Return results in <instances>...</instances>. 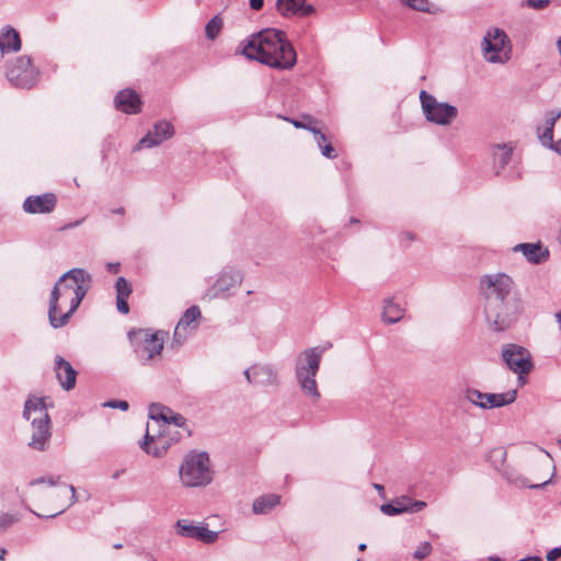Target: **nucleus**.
I'll return each instance as SVG.
<instances>
[{
    "instance_id": "0e129e2a",
    "label": "nucleus",
    "mask_w": 561,
    "mask_h": 561,
    "mask_svg": "<svg viewBox=\"0 0 561 561\" xmlns=\"http://www.w3.org/2000/svg\"><path fill=\"white\" fill-rule=\"evenodd\" d=\"M116 213H117V214H123V213H124V209H123V208H118V209L116 210Z\"/></svg>"
},
{
    "instance_id": "423d86ee",
    "label": "nucleus",
    "mask_w": 561,
    "mask_h": 561,
    "mask_svg": "<svg viewBox=\"0 0 561 561\" xmlns=\"http://www.w3.org/2000/svg\"><path fill=\"white\" fill-rule=\"evenodd\" d=\"M23 415L31 421L33 427L32 439L28 446L38 451L46 450L50 432V419L44 398H34L25 402Z\"/></svg>"
},
{
    "instance_id": "ea45409f",
    "label": "nucleus",
    "mask_w": 561,
    "mask_h": 561,
    "mask_svg": "<svg viewBox=\"0 0 561 561\" xmlns=\"http://www.w3.org/2000/svg\"><path fill=\"white\" fill-rule=\"evenodd\" d=\"M174 424L178 427H181L185 424V419L179 413H173L169 415V422H165L164 425Z\"/></svg>"
},
{
    "instance_id": "bf43d9fd",
    "label": "nucleus",
    "mask_w": 561,
    "mask_h": 561,
    "mask_svg": "<svg viewBox=\"0 0 561 561\" xmlns=\"http://www.w3.org/2000/svg\"><path fill=\"white\" fill-rule=\"evenodd\" d=\"M374 488H375L376 490H378L379 492H381V491H383V490H385V489H383V485L378 484V483H375V484H374Z\"/></svg>"
},
{
    "instance_id": "393cba45",
    "label": "nucleus",
    "mask_w": 561,
    "mask_h": 561,
    "mask_svg": "<svg viewBox=\"0 0 561 561\" xmlns=\"http://www.w3.org/2000/svg\"><path fill=\"white\" fill-rule=\"evenodd\" d=\"M21 45V37L15 28L5 26L0 30V51L2 55L19 51Z\"/></svg>"
},
{
    "instance_id": "5701e85b",
    "label": "nucleus",
    "mask_w": 561,
    "mask_h": 561,
    "mask_svg": "<svg viewBox=\"0 0 561 561\" xmlns=\"http://www.w3.org/2000/svg\"><path fill=\"white\" fill-rule=\"evenodd\" d=\"M515 252H522L531 264H541L548 261L549 250L541 243H519L514 247Z\"/></svg>"
},
{
    "instance_id": "6e6d98bb",
    "label": "nucleus",
    "mask_w": 561,
    "mask_h": 561,
    "mask_svg": "<svg viewBox=\"0 0 561 561\" xmlns=\"http://www.w3.org/2000/svg\"><path fill=\"white\" fill-rule=\"evenodd\" d=\"M556 320L558 322L559 329L561 330V310L556 313Z\"/></svg>"
},
{
    "instance_id": "412c9836",
    "label": "nucleus",
    "mask_w": 561,
    "mask_h": 561,
    "mask_svg": "<svg viewBox=\"0 0 561 561\" xmlns=\"http://www.w3.org/2000/svg\"><path fill=\"white\" fill-rule=\"evenodd\" d=\"M55 373L64 390L69 391L75 388L77 371L72 365L60 355L55 357Z\"/></svg>"
},
{
    "instance_id": "1a4fd4ad",
    "label": "nucleus",
    "mask_w": 561,
    "mask_h": 561,
    "mask_svg": "<svg viewBox=\"0 0 561 561\" xmlns=\"http://www.w3.org/2000/svg\"><path fill=\"white\" fill-rule=\"evenodd\" d=\"M39 72L28 56H20L8 66L5 77L16 88L31 89L38 81Z\"/></svg>"
},
{
    "instance_id": "4d7b16f0",
    "label": "nucleus",
    "mask_w": 561,
    "mask_h": 561,
    "mask_svg": "<svg viewBox=\"0 0 561 561\" xmlns=\"http://www.w3.org/2000/svg\"><path fill=\"white\" fill-rule=\"evenodd\" d=\"M7 554V550L4 548L0 549V561H4Z\"/></svg>"
},
{
    "instance_id": "58836bf2",
    "label": "nucleus",
    "mask_w": 561,
    "mask_h": 561,
    "mask_svg": "<svg viewBox=\"0 0 561 561\" xmlns=\"http://www.w3.org/2000/svg\"><path fill=\"white\" fill-rule=\"evenodd\" d=\"M550 3V0H525L523 4L535 9V10H541L546 8Z\"/></svg>"
},
{
    "instance_id": "774afa93",
    "label": "nucleus",
    "mask_w": 561,
    "mask_h": 561,
    "mask_svg": "<svg viewBox=\"0 0 561 561\" xmlns=\"http://www.w3.org/2000/svg\"><path fill=\"white\" fill-rule=\"evenodd\" d=\"M559 443L561 444V439L559 440Z\"/></svg>"
},
{
    "instance_id": "f03ea898",
    "label": "nucleus",
    "mask_w": 561,
    "mask_h": 561,
    "mask_svg": "<svg viewBox=\"0 0 561 561\" xmlns=\"http://www.w3.org/2000/svg\"><path fill=\"white\" fill-rule=\"evenodd\" d=\"M91 275L82 268H72L56 282L49 297L48 320L54 329L65 327L87 295Z\"/></svg>"
},
{
    "instance_id": "c9c22d12",
    "label": "nucleus",
    "mask_w": 561,
    "mask_h": 561,
    "mask_svg": "<svg viewBox=\"0 0 561 561\" xmlns=\"http://www.w3.org/2000/svg\"><path fill=\"white\" fill-rule=\"evenodd\" d=\"M539 139L543 146L553 149V127L546 125L542 133L539 134Z\"/></svg>"
},
{
    "instance_id": "20e7f679",
    "label": "nucleus",
    "mask_w": 561,
    "mask_h": 561,
    "mask_svg": "<svg viewBox=\"0 0 561 561\" xmlns=\"http://www.w3.org/2000/svg\"><path fill=\"white\" fill-rule=\"evenodd\" d=\"M327 347L316 346L301 352L295 362V376L302 393L316 403L321 394L316 380Z\"/></svg>"
},
{
    "instance_id": "e2e57ef3",
    "label": "nucleus",
    "mask_w": 561,
    "mask_h": 561,
    "mask_svg": "<svg viewBox=\"0 0 561 561\" xmlns=\"http://www.w3.org/2000/svg\"><path fill=\"white\" fill-rule=\"evenodd\" d=\"M114 548H115V549H119V548H122V543H116V545H114Z\"/></svg>"
},
{
    "instance_id": "680f3d73",
    "label": "nucleus",
    "mask_w": 561,
    "mask_h": 561,
    "mask_svg": "<svg viewBox=\"0 0 561 561\" xmlns=\"http://www.w3.org/2000/svg\"><path fill=\"white\" fill-rule=\"evenodd\" d=\"M506 478L507 480L512 481V482H517V479H513L511 476L506 474Z\"/></svg>"
},
{
    "instance_id": "f704fd0d",
    "label": "nucleus",
    "mask_w": 561,
    "mask_h": 561,
    "mask_svg": "<svg viewBox=\"0 0 561 561\" xmlns=\"http://www.w3.org/2000/svg\"><path fill=\"white\" fill-rule=\"evenodd\" d=\"M290 122L296 128L307 129L309 131L316 128L314 121L309 115L302 116L301 119H291Z\"/></svg>"
},
{
    "instance_id": "39448f33",
    "label": "nucleus",
    "mask_w": 561,
    "mask_h": 561,
    "mask_svg": "<svg viewBox=\"0 0 561 561\" xmlns=\"http://www.w3.org/2000/svg\"><path fill=\"white\" fill-rule=\"evenodd\" d=\"M180 482L184 488H205L214 480V469L208 453L188 451L179 467Z\"/></svg>"
},
{
    "instance_id": "f3484780",
    "label": "nucleus",
    "mask_w": 561,
    "mask_h": 561,
    "mask_svg": "<svg viewBox=\"0 0 561 561\" xmlns=\"http://www.w3.org/2000/svg\"><path fill=\"white\" fill-rule=\"evenodd\" d=\"M426 507L424 501L412 500L409 496H400L390 503L382 504L380 511L387 516H396L403 513H417Z\"/></svg>"
},
{
    "instance_id": "a211bd4d",
    "label": "nucleus",
    "mask_w": 561,
    "mask_h": 561,
    "mask_svg": "<svg viewBox=\"0 0 561 561\" xmlns=\"http://www.w3.org/2000/svg\"><path fill=\"white\" fill-rule=\"evenodd\" d=\"M57 205V197L53 193L31 195L23 203V210L27 214H50Z\"/></svg>"
},
{
    "instance_id": "69168bd1",
    "label": "nucleus",
    "mask_w": 561,
    "mask_h": 561,
    "mask_svg": "<svg viewBox=\"0 0 561 561\" xmlns=\"http://www.w3.org/2000/svg\"><path fill=\"white\" fill-rule=\"evenodd\" d=\"M118 477H119V473H118V472H116V473L114 474V479H117Z\"/></svg>"
},
{
    "instance_id": "7c9ffc66",
    "label": "nucleus",
    "mask_w": 561,
    "mask_h": 561,
    "mask_svg": "<svg viewBox=\"0 0 561 561\" xmlns=\"http://www.w3.org/2000/svg\"><path fill=\"white\" fill-rule=\"evenodd\" d=\"M66 488L69 490V492H70V494H71V495H70V502H69L66 506H64L62 508H60L58 512H56V513H54V514H50V515H48V516H45L46 518H54V517H56L57 515L62 514V513H64V512H65L69 506L73 505V504L78 501V499H77L76 488H75L72 484H68V485H66ZM28 510H30L32 513H34L36 516H38V517H43L42 515H39V514L35 513L33 510H31V508H28Z\"/></svg>"
},
{
    "instance_id": "dca6fc26",
    "label": "nucleus",
    "mask_w": 561,
    "mask_h": 561,
    "mask_svg": "<svg viewBox=\"0 0 561 561\" xmlns=\"http://www.w3.org/2000/svg\"><path fill=\"white\" fill-rule=\"evenodd\" d=\"M174 135V128L170 122L160 121L156 123L138 142L137 148H153L161 145Z\"/></svg>"
},
{
    "instance_id": "0eeeda50",
    "label": "nucleus",
    "mask_w": 561,
    "mask_h": 561,
    "mask_svg": "<svg viewBox=\"0 0 561 561\" xmlns=\"http://www.w3.org/2000/svg\"><path fill=\"white\" fill-rule=\"evenodd\" d=\"M481 49L484 59L490 64H505L511 59L512 45L506 33L497 27L486 31Z\"/></svg>"
},
{
    "instance_id": "de8ad7c7",
    "label": "nucleus",
    "mask_w": 561,
    "mask_h": 561,
    "mask_svg": "<svg viewBox=\"0 0 561 561\" xmlns=\"http://www.w3.org/2000/svg\"><path fill=\"white\" fill-rule=\"evenodd\" d=\"M264 0H250L251 9L259 11L263 8Z\"/></svg>"
},
{
    "instance_id": "3c124183",
    "label": "nucleus",
    "mask_w": 561,
    "mask_h": 561,
    "mask_svg": "<svg viewBox=\"0 0 561 561\" xmlns=\"http://www.w3.org/2000/svg\"><path fill=\"white\" fill-rule=\"evenodd\" d=\"M106 270L110 273L116 274L119 271V263H107L106 264Z\"/></svg>"
},
{
    "instance_id": "4be33fe9",
    "label": "nucleus",
    "mask_w": 561,
    "mask_h": 561,
    "mask_svg": "<svg viewBox=\"0 0 561 561\" xmlns=\"http://www.w3.org/2000/svg\"><path fill=\"white\" fill-rule=\"evenodd\" d=\"M115 107L126 114H137L141 111L140 96L130 89L118 92L114 100Z\"/></svg>"
},
{
    "instance_id": "a878e982",
    "label": "nucleus",
    "mask_w": 561,
    "mask_h": 561,
    "mask_svg": "<svg viewBox=\"0 0 561 561\" xmlns=\"http://www.w3.org/2000/svg\"><path fill=\"white\" fill-rule=\"evenodd\" d=\"M280 503V495L277 494H264L256 497L252 504V511L254 514L264 515L272 512Z\"/></svg>"
},
{
    "instance_id": "49530a36",
    "label": "nucleus",
    "mask_w": 561,
    "mask_h": 561,
    "mask_svg": "<svg viewBox=\"0 0 561 561\" xmlns=\"http://www.w3.org/2000/svg\"><path fill=\"white\" fill-rule=\"evenodd\" d=\"M561 557V547L553 548L547 553V560L548 561H556L558 558Z\"/></svg>"
},
{
    "instance_id": "13d9d810",
    "label": "nucleus",
    "mask_w": 561,
    "mask_h": 561,
    "mask_svg": "<svg viewBox=\"0 0 561 561\" xmlns=\"http://www.w3.org/2000/svg\"><path fill=\"white\" fill-rule=\"evenodd\" d=\"M547 483H548V481H545V482L538 483V484H530L529 488H533V489L541 488V486L546 485Z\"/></svg>"
},
{
    "instance_id": "473e14b6",
    "label": "nucleus",
    "mask_w": 561,
    "mask_h": 561,
    "mask_svg": "<svg viewBox=\"0 0 561 561\" xmlns=\"http://www.w3.org/2000/svg\"><path fill=\"white\" fill-rule=\"evenodd\" d=\"M506 459V450L502 447L494 448L489 454V460L494 465L495 468H499L504 463Z\"/></svg>"
},
{
    "instance_id": "7ed1b4c3",
    "label": "nucleus",
    "mask_w": 561,
    "mask_h": 561,
    "mask_svg": "<svg viewBox=\"0 0 561 561\" xmlns=\"http://www.w3.org/2000/svg\"><path fill=\"white\" fill-rule=\"evenodd\" d=\"M248 59L256 60L277 70H289L297 62V54L286 34L265 28L250 35L241 50Z\"/></svg>"
},
{
    "instance_id": "c85d7f7f",
    "label": "nucleus",
    "mask_w": 561,
    "mask_h": 561,
    "mask_svg": "<svg viewBox=\"0 0 561 561\" xmlns=\"http://www.w3.org/2000/svg\"><path fill=\"white\" fill-rule=\"evenodd\" d=\"M224 21L219 14L209 20L205 26V34L209 41H215L220 34Z\"/></svg>"
},
{
    "instance_id": "37998d69",
    "label": "nucleus",
    "mask_w": 561,
    "mask_h": 561,
    "mask_svg": "<svg viewBox=\"0 0 561 561\" xmlns=\"http://www.w3.org/2000/svg\"><path fill=\"white\" fill-rule=\"evenodd\" d=\"M311 133L319 148L327 144V136L319 128L316 127Z\"/></svg>"
},
{
    "instance_id": "a19ab883",
    "label": "nucleus",
    "mask_w": 561,
    "mask_h": 561,
    "mask_svg": "<svg viewBox=\"0 0 561 561\" xmlns=\"http://www.w3.org/2000/svg\"><path fill=\"white\" fill-rule=\"evenodd\" d=\"M16 522V518L8 513L0 514V527L7 528L13 525Z\"/></svg>"
},
{
    "instance_id": "9b49d317",
    "label": "nucleus",
    "mask_w": 561,
    "mask_h": 561,
    "mask_svg": "<svg viewBox=\"0 0 561 561\" xmlns=\"http://www.w3.org/2000/svg\"><path fill=\"white\" fill-rule=\"evenodd\" d=\"M516 390L503 393H485L473 388H468L465 393V397L469 402L484 410L511 404L516 400Z\"/></svg>"
},
{
    "instance_id": "2f4dec72",
    "label": "nucleus",
    "mask_w": 561,
    "mask_h": 561,
    "mask_svg": "<svg viewBox=\"0 0 561 561\" xmlns=\"http://www.w3.org/2000/svg\"><path fill=\"white\" fill-rule=\"evenodd\" d=\"M116 297H127L131 294V285L123 277H118L115 283Z\"/></svg>"
},
{
    "instance_id": "aec40b11",
    "label": "nucleus",
    "mask_w": 561,
    "mask_h": 561,
    "mask_svg": "<svg viewBox=\"0 0 561 561\" xmlns=\"http://www.w3.org/2000/svg\"><path fill=\"white\" fill-rule=\"evenodd\" d=\"M276 10L285 18L308 16L314 12L313 5L306 0H277Z\"/></svg>"
},
{
    "instance_id": "b1692460",
    "label": "nucleus",
    "mask_w": 561,
    "mask_h": 561,
    "mask_svg": "<svg viewBox=\"0 0 561 561\" xmlns=\"http://www.w3.org/2000/svg\"><path fill=\"white\" fill-rule=\"evenodd\" d=\"M169 447L170 442L164 437V435L161 433L152 435L149 433V427L147 428L142 448L148 455L160 458L167 453Z\"/></svg>"
},
{
    "instance_id": "603ef678",
    "label": "nucleus",
    "mask_w": 561,
    "mask_h": 561,
    "mask_svg": "<svg viewBox=\"0 0 561 561\" xmlns=\"http://www.w3.org/2000/svg\"><path fill=\"white\" fill-rule=\"evenodd\" d=\"M45 482H46V478L39 477V478H36V479L30 481L28 485L30 486H34V485L42 484V483H45Z\"/></svg>"
},
{
    "instance_id": "052dcab7",
    "label": "nucleus",
    "mask_w": 561,
    "mask_h": 561,
    "mask_svg": "<svg viewBox=\"0 0 561 561\" xmlns=\"http://www.w3.org/2000/svg\"><path fill=\"white\" fill-rule=\"evenodd\" d=\"M366 548H367L366 543H359L358 545V550L359 551H364Z\"/></svg>"
},
{
    "instance_id": "5fc2aeb1",
    "label": "nucleus",
    "mask_w": 561,
    "mask_h": 561,
    "mask_svg": "<svg viewBox=\"0 0 561 561\" xmlns=\"http://www.w3.org/2000/svg\"><path fill=\"white\" fill-rule=\"evenodd\" d=\"M553 150L561 154V139L554 142Z\"/></svg>"
},
{
    "instance_id": "9d476101",
    "label": "nucleus",
    "mask_w": 561,
    "mask_h": 561,
    "mask_svg": "<svg viewBox=\"0 0 561 561\" xmlns=\"http://www.w3.org/2000/svg\"><path fill=\"white\" fill-rule=\"evenodd\" d=\"M502 358L506 366L515 374L518 375L519 379L524 375H528L533 367V360L530 352L517 344H506L502 350Z\"/></svg>"
},
{
    "instance_id": "338daca9",
    "label": "nucleus",
    "mask_w": 561,
    "mask_h": 561,
    "mask_svg": "<svg viewBox=\"0 0 561 561\" xmlns=\"http://www.w3.org/2000/svg\"><path fill=\"white\" fill-rule=\"evenodd\" d=\"M356 561H364L363 559L358 558Z\"/></svg>"
},
{
    "instance_id": "72a5a7b5",
    "label": "nucleus",
    "mask_w": 561,
    "mask_h": 561,
    "mask_svg": "<svg viewBox=\"0 0 561 561\" xmlns=\"http://www.w3.org/2000/svg\"><path fill=\"white\" fill-rule=\"evenodd\" d=\"M407 7L422 12H431L428 0H401Z\"/></svg>"
},
{
    "instance_id": "2eb2a0df",
    "label": "nucleus",
    "mask_w": 561,
    "mask_h": 561,
    "mask_svg": "<svg viewBox=\"0 0 561 561\" xmlns=\"http://www.w3.org/2000/svg\"><path fill=\"white\" fill-rule=\"evenodd\" d=\"M248 383L253 386H277L278 375L277 371L267 364H254L243 371Z\"/></svg>"
},
{
    "instance_id": "4468645a",
    "label": "nucleus",
    "mask_w": 561,
    "mask_h": 561,
    "mask_svg": "<svg viewBox=\"0 0 561 561\" xmlns=\"http://www.w3.org/2000/svg\"><path fill=\"white\" fill-rule=\"evenodd\" d=\"M165 336L167 333L163 331L153 333L149 331L144 332L141 346L137 350L138 357L142 365H150V363L161 354Z\"/></svg>"
},
{
    "instance_id": "e433bc0d",
    "label": "nucleus",
    "mask_w": 561,
    "mask_h": 561,
    "mask_svg": "<svg viewBox=\"0 0 561 561\" xmlns=\"http://www.w3.org/2000/svg\"><path fill=\"white\" fill-rule=\"evenodd\" d=\"M432 552V545L428 541L422 542L413 553L416 560H423Z\"/></svg>"
},
{
    "instance_id": "09e8293b",
    "label": "nucleus",
    "mask_w": 561,
    "mask_h": 561,
    "mask_svg": "<svg viewBox=\"0 0 561 561\" xmlns=\"http://www.w3.org/2000/svg\"><path fill=\"white\" fill-rule=\"evenodd\" d=\"M83 220L84 219H80V220H76L73 222H69V224L65 225L64 227H61L59 230L64 231V230L76 228V227L80 226Z\"/></svg>"
},
{
    "instance_id": "c03bdc74",
    "label": "nucleus",
    "mask_w": 561,
    "mask_h": 561,
    "mask_svg": "<svg viewBox=\"0 0 561 561\" xmlns=\"http://www.w3.org/2000/svg\"><path fill=\"white\" fill-rule=\"evenodd\" d=\"M322 156L328 159H334L336 157V151L331 144H325L320 148Z\"/></svg>"
},
{
    "instance_id": "c756f323",
    "label": "nucleus",
    "mask_w": 561,
    "mask_h": 561,
    "mask_svg": "<svg viewBox=\"0 0 561 561\" xmlns=\"http://www.w3.org/2000/svg\"><path fill=\"white\" fill-rule=\"evenodd\" d=\"M170 414H172V410L159 403H153L149 408V415L154 421L169 422Z\"/></svg>"
},
{
    "instance_id": "f257e3e1",
    "label": "nucleus",
    "mask_w": 561,
    "mask_h": 561,
    "mask_svg": "<svg viewBox=\"0 0 561 561\" xmlns=\"http://www.w3.org/2000/svg\"><path fill=\"white\" fill-rule=\"evenodd\" d=\"M513 286V279L504 273L485 274L480 278L484 317L495 332L507 330L520 314V304Z\"/></svg>"
},
{
    "instance_id": "f8f14e48",
    "label": "nucleus",
    "mask_w": 561,
    "mask_h": 561,
    "mask_svg": "<svg viewBox=\"0 0 561 561\" xmlns=\"http://www.w3.org/2000/svg\"><path fill=\"white\" fill-rule=\"evenodd\" d=\"M175 529L179 536L195 539L206 545L216 542L219 537V533L210 530L207 524L184 518L176 522Z\"/></svg>"
},
{
    "instance_id": "79ce46f5",
    "label": "nucleus",
    "mask_w": 561,
    "mask_h": 561,
    "mask_svg": "<svg viewBox=\"0 0 561 561\" xmlns=\"http://www.w3.org/2000/svg\"><path fill=\"white\" fill-rule=\"evenodd\" d=\"M561 117V111L553 110L548 112L547 118H546V125L551 126L554 128L556 122Z\"/></svg>"
},
{
    "instance_id": "6e6552de",
    "label": "nucleus",
    "mask_w": 561,
    "mask_h": 561,
    "mask_svg": "<svg viewBox=\"0 0 561 561\" xmlns=\"http://www.w3.org/2000/svg\"><path fill=\"white\" fill-rule=\"evenodd\" d=\"M420 101L425 118L434 124L447 126L458 115V110L448 103L438 102L435 96L422 90Z\"/></svg>"
},
{
    "instance_id": "bb28decb",
    "label": "nucleus",
    "mask_w": 561,
    "mask_h": 561,
    "mask_svg": "<svg viewBox=\"0 0 561 561\" xmlns=\"http://www.w3.org/2000/svg\"><path fill=\"white\" fill-rule=\"evenodd\" d=\"M201 317V310L197 306L190 307L179 320L175 330L174 337L181 339L184 337L182 331H185L187 327H190L193 322H195Z\"/></svg>"
},
{
    "instance_id": "cd10ccee",
    "label": "nucleus",
    "mask_w": 561,
    "mask_h": 561,
    "mask_svg": "<svg viewBox=\"0 0 561 561\" xmlns=\"http://www.w3.org/2000/svg\"><path fill=\"white\" fill-rule=\"evenodd\" d=\"M404 310L392 299L383 301L382 319L388 323H396L403 317Z\"/></svg>"
},
{
    "instance_id": "864d4df0",
    "label": "nucleus",
    "mask_w": 561,
    "mask_h": 561,
    "mask_svg": "<svg viewBox=\"0 0 561 561\" xmlns=\"http://www.w3.org/2000/svg\"><path fill=\"white\" fill-rule=\"evenodd\" d=\"M507 176L512 178V179H515V178H519L520 173L516 169L512 168V169H510V171L507 173Z\"/></svg>"
},
{
    "instance_id": "8fccbe9b",
    "label": "nucleus",
    "mask_w": 561,
    "mask_h": 561,
    "mask_svg": "<svg viewBox=\"0 0 561 561\" xmlns=\"http://www.w3.org/2000/svg\"><path fill=\"white\" fill-rule=\"evenodd\" d=\"M60 480V477L58 476H49L46 478V484H48L49 486H55L56 484H58Z\"/></svg>"
},
{
    "instance_id": "ddd939ff",
    "label": "nucleus",
    "mask_w": 561,
    "mask_h": 561,
    "mask_svg": "<svg viewBox=\"0 0 561 561\" xmlns=\"http://www.w3.org/2000/svg\"><path fill=\"white\" fill-rule=\"evenodd\" d=\"M242 282V275L239 270L229 267L222 270L215 283L205 293V298L211 300L219 297H225L229 294L230 289L236 288Z\"/></svg>"
},
{
    "instance_id": "4c0bfd02",
    "label": "nucleus",
    "mask_w": 561,
    "mask_h": 561,
    "mask_svg": "<svg viewBox=\"0 0 561 561\" xmlns=\"http://www.w3.org/2000/svg\"><path fill=\"white\" fill-rule=\"evenodd\" d=\"M103 407L126 411L128 409L129 404L125 400H110V401L104 402Z\"/></svg>"
},
{
    "instance_id": "6ab92c4d",
    "label": "nucleus",
    "mask_w": 561,
    "mask_h": 561,
    "mask_svg": "<svg viewBox=\"0 0 561 561\" xmlns=\"http://www.w3.org/2000/svg\"><path fill=\"white\" fill-rule=\"evenodd\" d=\"M492 169L496 175H502L513 161L515 147L512 144H495L491 146Z\"/></svg>"
},
{
    "instance_id": "a18cd8bd",
    "label": "nucleus",
    "mask_w": 561,
    "mask_h": 561,
    "mask_svg": "<svg viewBox=\"0 0 561 561\" xmlns=\"http://www.w3.org/2000/svg\"><path fill=\"white\" fill-rule=\"evenodd\" d=\"M127 297H116V307H117V310L121 312V313H128L129 312V306L127 304Z\"/></svg>"
}]
</instances>
